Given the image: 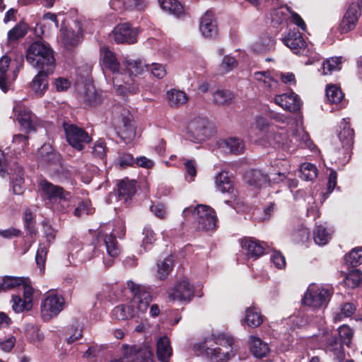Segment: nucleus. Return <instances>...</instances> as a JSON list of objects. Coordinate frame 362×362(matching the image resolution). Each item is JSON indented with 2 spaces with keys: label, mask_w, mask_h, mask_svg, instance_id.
Instances as JSON below:
<instances>
[{
  "label": "nucleus",
  "mask_w": 362,
  "mask_h": 362,
  "mask_svg": "<svg viewBox=\"0 0 362 362\" xmlns=\"http://www.w3.org/2000/svg\"><path fill=\"white\" fill-rule=\"evenodd\" d=\"M127 286L132 300L128 305L122 304L113 308L112 315L117 320H127L144 313L151 301V296L144 286L128 281Z\"/></svg>",
  "instance_id": "f257e3e1"
},
{
  "label": "nucleus",
  "mask_w": 362,
  "mask_h": 362,
  "mask_svg": "<svg viewBox=\"0 0 362 362\" xmlns=\"http://www.w3.org/2000/svg\"><path fill=\"white\" fill-rule=\"evenodd\" d=\"M120 252L118 242L112 234L110 235H98L94 244L83 247L76 252V256L79 261L86 262L102 255L103 262L107 267L112 265L113 259L119 255Z\"/></svg>",
  "instance_id": "f03ea898"
},
{
  "label": "nucleus",
  "mask_w": 362,
  "mask_h": 362,
  "mask_svg": "<svg viewBox=\"0 0 362 362\" xmlns=\"http://www.w3.org/2000/svg\"><path fill=\"white\" fill-rule=\"evenodd\" d=\"M100 62L103 70H109L114 75L112 78L113 86L116 91L122 95L133 93L137 91V87L125 82V86L120 83V78L123 73L120 70V64L115 55L107 47H102L100 51Z\"/></svg>",
  "instance_id": "7ed1b4c3"
},
{
  "label": "nucleus",
  "mask_w": 362,
  "mask_h": 362,
  "mask_svg": "<svg viewBox=\"0 0 362 362\" xmlns=\"http://www.w3.org/2000/svg\"><path fill=\"white\" fill-rule=\"evenodd\" d=\"M26 60L37 69L54 71L55 67L53 51L48 45L41 41H35L29 46Z\"/></svg>",
  "instance_id": "20e7f679"
},
{
  "label": "nucleus",
  "mask_w": 362,
  "mask_h": 362,
  "mask_svg": "<svg viewBox=\"0 0 362 362\" xmlns=\"http://www.w3.org/2000/svg\"><path fill=\"white\" fill-rule=\"evenodd\" d=\"M184 217L190 216L197 222V228L199 230H211L216 227L217 218L214 210L204 204H199L196 207L189 206L182 211Z\"/></svg>",
  "instance_id": "39448f33"
},
{
  "label": "nucleus",
  "mask_w": 362,
  "mask_h": 362,
  "mask_svg": "<svg viewBox=\"0 0 362 362\" xmlns=\"http://www.w3.org/2000/svg\"><path fill=\"white\" fill-rule=\"evenodd\" d=\"M270 117L277 124L275 127H271V129L265 135V139L271 146L277 147L286 146L287 137L284 129L291 124V118L279 113H272Z\"/></svg>",
  "instance_id": "423d86ee"
},
{
  "label": "nucleus",
  "mask_w": 362,
  "mask_h": 362,
  "mask_svg": "<svg viewBox=\"0 0 362 362\" xmlns=\"http://www.w3.org/2000/svg\"><path fill=\"white\" fill-rule=\"evenodd\" d=\"M332 293V290L329 288L312 284L304 295L303 303L313 308H325L330 300Z\"/></svg>",
  "instance_id": "0eeeda50"
},
{
  "label": "nucleus",
  "mask_w": 362,
  "mask_h": 362,
  "mask_svg": "<svg viewBox=\"0 0 362 362\" xmlns=\"http://www.w3.org/2000/svg\"><path fill=\"white\" fill-rule=\"evenodd\" d=\"M213 124L205 119L195 118L192 120L187 130V137L194 143H202L214 134Z\"/></svg>",
  "instance_id": "6e6552de"
},
{
  "label": "nucleus",
  "mask_w": 362,
  "mask_h": 362,
  "mask_svg": "<svg viewBox=\"0 0 362 362\" xmlns=\"http://www.w3.org/2000/svg\"><path fill=\"white\" fill-rule=\"evenodd\" d=\"M64 298L54 293H47L40 304V315L44 322L57 317L64 309Z\"/></svg>",
  "instance_id": "1a4fd4ad"
},
{
  "label": "nucleus",
  "mask_w": 362,
  "mask_h": 362,
  "mask_svg": "<svg viewBox=\"0 0 362 362\" xmlns=\"http://www.w3.org/2000/svg\"><path fill=\"white\" fill-rule=\"evenodd\" d=\"M38 187L41 197L50 204L61 202L64 205L67 202L66 192L62 187L43 179L39 180Z\"/></svg>",
  "instance_id": "9d476101"
},
{
  "label": "nucleus",
  "mask_w": 362,
  "mask_h": 362,
  "mask_svg": "<svg viewBox=\"0 0 362 362\" xmlns=\"http://www.w3.org/2000/svg\"><path fill=\"white\" fill-rule=\"evenodd\" d=\"M64 129L67 142L77 151L83 150L85 144L91 141V137L81 127L73 124H64Z\"/></svg>",
  "instance_id": "9b49d317"
},
{
  "label": "nucleus",
  "mask_w": 362,
  "mask_h": 362,
  "mask_svg": "<svg viewBox=\"0 0 362 362\" xmlns=\"http://www.w3.org/2000/svg\"><path fill=\"white\" fill-rule=\"evenodd\" d=\"M122 350L127 362H153V354L147 345L123 344Z\"/></svg>",
  "instance_id": "f8f14e48"
},
{
  "label": "nucleus",
  "mask_w": 362,
  "mask_h": 362,
  "mask_svg": "<svg viewBox=\"0 0 362 362\" xmlns=\"http://www.w3.org/2000/svg\"><path fill=\"white\" fill-rule=\"evenodd\" d=\"M22 295H13L11 303L12 309L16 313L30 310L33 305L34 288L29 285H24L21 289Z\"/></svg>",
  "instance_id": "ddd939ff"
},
{
  "label": "nucleus",
  "mask_w": 362,
  "mask_h": 362,
  "mask_svg": "<svg viewBox=\"0 0 362 362\" xmlns=\"http://www.w3.org/2000/svg\"><path fill=\"white\" fill-rule=\"evenodd\" d=\"M341 127V129L338 136L344 148L345 156L342 159L339 158V163H345L350 158V149L354 143V132L346 119H342Z\"/></svg>",
  "instance_id": "4468645a"
},
{
  "label": "nucleus",
  "mask_w": 362,
  "mask_h": 362,
  "mask_svg": "<svg viewBox=\"0 0 362 362\" xmlns=\"http://www.w3.org/2000/svg\"><path fill=\"white\" fill-rule=\"evenodd\" d=\"M283 42L294 54L308 56L310 49L301 33L298 30H291L288 35L283 39Z\"/></svg>",
  "instance_id": "2eb2a0df"
},
{
  "label": "nucleus",
  "mask_w": 362,
  "mask_h": 362,
  "mask_svg": "<svg viewBox=\"0 0 362 362\" xmlns=\"http://www.w3.org/2000/svg\"><path fill=\"white\" fill-rule=\"evenodd\" d=\"M193 296V286L187 279L179 281L174 288L168 293V298L171 301L189 302Z\"/></svg>",
  "instance_id": "dca6fc26"
},
{
  "label": "nucleus",
  "mask_w": 362,
  "mask_h": 362,
  "mask_svg": "<svg viewBox=\"0 0 362 362\" xmlns=\"http://www.w3.org/2000/svg\"><path fill=\"white\" fill-rule=\"evenodd\" d=\"M362 12V0H358V3L351 4L345 13L340 24L341 33H347L353 30L358 21L360 13Z\"/></svg>",
  "instance_id": "f3484780"
},
{
  "label": "nucleus",
  "mask_w": 362,
  "mask_h": 362,
  "mask_svg": "<svg viewBox=\"0 0 362 362\" xmlns=\"http://www.w3.org/2000/svg\"><path fill=\"white\" fill-rule=\"evenodd\" d=\"M13 110L16 119L22 128L28 132L34 130V116L28 107L19 101L13 106Z\"/></svg>",
  "instance_id": "a211bd4d"
},
{
  "label": "nucleus",
  "mask_w": 362,
  "mask_h": 362,
  "mask_svg": "<svg viewBox=\"0 0 362 362\" xmlns=\"http://www.w3.org/2000/svg\"><path fill=\"white\" fill-rule=\"evenodd\" d=\"M124 66L129 74V76H127L123 74L124 76H122V78H120V83L125 86V82L127 81V83L134 85L138 88V86L133 82L131 76L141 74L147 68L146 64H145V63L141 59L134 60L132 59H125L124 61Z\"/></svg>",
  "instance_id": "6ab92c4d"
},
{
  "label": "nucleus",
  "mask_w": 362,
  "mask_h": 362,
  "mask_svg": "<svg viewBox=\"0 0 362 362\" xmlns=\"http://www.w3.org/2000/svg\"><path fill=\"white\" fill-rule=\"evenodd\" d=\"M136 32L128 23L119 24L112 33V38L117 43L134 44L136 42Z\"/></svg>",
  "instance_id": "aec40b11"
},
{
  "label": "nucleus",
  "mask_w": 362,
  "mask_h": 362,
  "mask_svg": "<svg viewBox=\"0 0 362 362\" xmlns=\"http://www.w3.org/2000/svg\"><path fill=\"white\" fill-rule=\"evenodd\" d=\"M81 40L80 28L74 30L71 28L62 27L59 37V44L67 49L78 45Z\"/></svg>",
  "instance_id": "412c9836"
},
{
  "label": "nucleus",
  "mask_w": 362,
  "mask_h": 362,
  "mask_svg": "<svg viewBox=\"0 0 362 362\" xmlns=\"http://www.w3.org/2000/svg\"><path fill=\"white\" fill-rule=\"evenodd\" d=\"M274 102L284 110L290 112L296 111L300 107V99L293 92L276 95L274 98Z\"/></svg>",
  "instance_id": "4be33fe9"
},
{
  "label": "nucleus",
  "mask_w": 362,
  "mask_h": 362,
  "mask_svg": "<svg viewBox=\"0 0 362 362\" xmlns=\"http://www.w3.org/2000/svg\"><path fill=\"white\" fill-rule=\"evenodd\" d=\"M287 137V145L284 146L285 148H290L291 143L294 146L301 148H310L312 146V141L310 139L308 134L302 128L292 131L291 134L288 136L287 132L285 133Z\"/></svg>",
  "instance_id": "5701e85b"
},
{
  "label": "nucleus",
  "mask_w": 362,
  "mask_h": 362,
  "mask_svg": "<svg viewBox=\"0 0 362 362\" xmlns=\"http://www.w3.org/2000/svg\"><path fill=\"white\" fill-rule=\"evenodd\" d=\"M199 30L204 37H212L216 35V21L211 11H206L200 18Z\"/></svg>",
  "instance_id": "b1692460"
},
{
  "label": "nucleus",
  "mask_w": 362,
  "mask_h": 362,
  "mask_svg": "<svg viewBox=\"0 0 362 362\" xmlns=\"http://www.w3.org/2000/svg\"><path fill=\"white\" fill-rule=\"evenodd\" d=\"M265 244L252 238H245L241 240V247L246 255L257 259L264 254Z\"/></svg>",
  "instance_id": "393cba45"
},
{
  "label": "nucleus",
  "mask_w": 362,
  "mask_h": 362,
  "mask_svg": "<svg viewBox=\"0 0 362 362\" xmlns=\"http://www.w3.org/2000/svg\"><path fill=\"white\" fill-rule=\"evenodd\" d=\"M11 59L4 55L0 59V88L6 93L13 81L16 79L18 70L13 71V77H10L7 74Z\"/></svg>",
  "instance_id": "a878e982"
},
{
  "label": "nucleus",
  "mask_w": 362,
  "mask_h": 362,
  "mask_svg": "<svg viewBox=\"0 0 362 362\" xmlns=\"http://www.w3.org/2000/svg\"><path fill=\"white\" fill-rule=\"evenodd\" d=\"M218 148L224 153L240 154L243 153L245 149L244 142L235 137L221 140L217 143Z\"/></svg>",
  "instance_id": "bb28decb"
},
{
  "label": "nucleus",
  "mask_w": 362,
  "mask_h": 362,
  "mask_svg": "<svg viewBox=\"0 0 362 362\" xmlns=\"http://www.w3.org/2000/svg\"><path fill=\"white\" fill-rule=\"evenodd\" d=\"M37 160L39 165L44 167L59 161V155L54 151L49 144H44L37 151Z\"/></svg>",
  "instance_id": "cd10ccee"
},
{
  "label": "nucleus",
  "mask_w": 362,
  "mask_h": 362,
  "mask_svg": "<svg viewBox=\"0 0 362 362\" xmlns=\"http://www.w3.org/2000/svg\"><path fill=\"white\" fill-rule=\"evenodd\" d=\"M54 71L39 69L38 74L34 77L31 83V88L37 96H42L48 88L47 76Z\"/></svg>",
  "instance_id": "c85d7f7f"
},
{
  "label": "nucleus",
  "mask_w": 362,
  "mask_h": 362,
  "mask_svg": "<svg viewBox=\"0 0 362 362\" xmlns=\"http://www.w3.org/2000/svg\"><path fill=\"white\" fill-rule=\"evenodd\" d=\"M173 355V349L170 339L163 336L158 339L156 342V356L160 362H169Z\"/></svg>",
  "instance_id": "c756f323"
},
{
  "label": "nucleus",
  "mask_w": 362,
  "mask_h": 362,
  "mask_svg": "<svg viewBox=\"0 0 362 362\" xmlns=\"http://www.w3.org/2000/svg\"><path fill=\"white\" fill-rule=\"evenodd\" d=\"M118 135L127 144L132 142L136 137V128L132 116L128 115L122 118Z\"/></svg>",
  "instance_id": "7c9ffc66"
},
{
  "label": "nucleus",
  "mask_w": 362,
  "mask_h": 362,
  "mask_svg": "<svg viewBox=\"0 0 362 362\" xmlns=\"http://www.w3.org/2000/svg\"><path fill=\"white\" fill-rule=\"evenodd\" d=\"M325 351L332 355L334 359L338 362H342L345 358L342 343L339 341L336 337H332L327 339Z\"/></svg>",
  "instance_id": "2f4dec72"
},
{
  "label": "nucleus",
  "mask_w": 362,
  "mask_h": 362,
  "mask_svg": "<svg viewBox=\"0 0 362 362\" xmlns=\"http://www.w3.org/2000/svg\"><path fill=\"white\" fill-rule=\"evenodd\" d=\"M250 349L252 355L257 358L266 357L270 351L268 344L255 336L250 337Z\"/></svg>",
  "instance_id": "473e14b6"
},
{
  "label": "nucleus",
  "mask_w": 362,
  "mask_h": 362,
  "mask_svg": "<svg viewBox=\"0 0 362 362\" xmlns=\"http://www.w3.org/2000/svg\"><path fill=\"white\" fill-rule=\"evenodd\" d=\"M136 192V182L133 180H122L118 183V199L127 204Z\"/></svg>",
  "instance_id": "72a5a7b5"
},
{
  "label": "nucleus",
  "mask_w": 362,
  "mask_h": 362,
  "mask_svg": "<svg viewBox=\"0 0 362 362\" xmlns=\"http://www.w3.org/2000/svg\"><path fill=\"white\" fill-rule=\"evenodd\" d=\"M27 279L11 276H4L0 282V292L8 291L18 288L19 290L23 288L24 285H29Z\"/></svg>",
  "instance_id": "f704fd0d"
},
{
  "label": "nucleus",
  "mask_w": 362,
  "mask_h": 362,
  "mask_svg": "<svg viewBox=\"0 0 362 362\" xmlns=\"http://www.w3.org/2000/svg\"><path fill=\"white\" fill-rule=\"evenodd\" d=\"M11 179L13 193L15 194H23L24 189L23 170L19 165L16 164L14 168L11 169Z\"/></svg>",
  "instance_id": "c9c22d12"
},
{
  "label": "nucleus",
  "mask_w": 362,
  "mask_h": 362,
  "mask_svg": "<svg viewBox=\"0 0 362 362\" xmlns=\"http://www.w3.org/2000/svg\"><path fill=\"white\" fill-rule=\"evenodd\" d=\"M276 172L275 170L269 171L268 175L264 174L259 170H253L248 173L247 175V182L250 185H254L258 187L264 185H267L268 182L272 181L271 173Z\"/></svg>",
  "instance_id": "e433bc0d"
},
{
  "label": "nucleus",
  "mask_w": 362,
  "mask_h": 362,
  "mask_svg": "<svg viewBox=\"0 0 362 362\" xmlns=\"http://www.w3.org/2000/svg\"><path fill=\"white\" fill-rule=\"evenodd\" d=\"M82 98L84 103L90 106H95L102 101V97L99 94L94 86L91 83H87L84 86Z\"/></svg>",
  "instance_id": "4c0bfd02"
},
{
  "label": "nucleus",
  "mask_w": 362,
  "mask_h": 362,
  "mask_svg": "<svg viewBox=\"0 0 362 362\" xmlns=\"http://www.w3.org/2000/svg\"><path fill=\"white\" fill-rule=\"evenodd\" d=\"M243 320L247 326L255 328L262 323L263 316L257 308L252 306L245 310V316Z\"/></svg>",
  "instance_id": "58836bf2"
},
{
  "label": "nucleus",
  "mask_w": 362,
  "mask_h": 362,
  "mask_svg": "<svg viewBox=\"0 0 362 362\" xmlns=\"http://www.w3.org/2000/svg\"><path fill=\"white\" fill-rule=\"evenodd\" d=\"M216 187L221 192H233V185L231 178L227 172H221L215 177Z\"/></svg>",
  "instance_id": "ea45409f"
},
{
  "label": "nucleus",
  "mask_w": 362,
  "mask_h": 362,
  "mask_svg": "<svg viewBox=\"0 0 362 362\" xmlns=\"http://www.w3.org/2000/svg\"><path fill=\"white\" fill-rule=\"evenodd\" d=\"M168 103L171 107H179L185 104L188 100L187 94L180 90L171 89L166 93Z\"/></svg>",
  "instance_id": "a19ab883"
},
{
  "label": "nucleus",
  "mask_w": 362,
  "mask_h": 362,
  "mask_svg": "<svg viewBox=\"0 0 362 362\" xmlns=\"http://www.w3.org/2000/svg\"><path fill=\"white\" fill-rule=\"evenodd\" d=\"M270 176L272 177V182L274 183L284 182L290 189L296 188L298 186V180L289 177L286 170H277L274 173H271Z\"/></svg>",
  "instance_id": "79ce46f5"
},
{
  "label": "nucleus",
  "mask_w": 362,
  "mask_h": 362,
  "mask_svg": "<svg viewBox=\"0 0 362 362\" xmlns=\"http://www.w3.org/2000/svg\"><path fill=\"white\" fill-rule=\"evenodd\" d=\"M332 232L323 225H318L313 231V238L318 245H325L331 239Z\"/></svg>",
  "instance_id": "37998d69"
},
{
  "label": "nucleus",
  "mask_w": 362,
  "mask_h": 362,
  "mask_svg": "<svg viewBox=\"0 0 362 362\" xmlns=\"http://www.w3.org/2000/svg\"><path fill=\"white\" fill-rule=\"evenodd\" d=\"M254 78L257 81L262 82L265 87L271 91L276 92L279 83L274 79L269 71H257L254 74Z\"/></svg>",
  "instance_id": "c03bdc74"
},
{
  "label": "nucleus",
  "mask_w": 362,
  "mask_h": 362,
  "mask_svg": "<svg viewBox=\"0 0 362 362\" xmlns=\"http://www.w3.org/2000/svg\"><path fill=\"white\" fill-rule=\"evenodd\" d=\"M161 8L170 14L179 16L183 13L182 4L177 0H158Z\"/></svg>",
  "instance_id": "a18cd8bd"
},
{
  "label": "nucleus",
  "mask_w": 362,
  "mask_h": 362,
  "mask_svg": "<svg viewBox=\"0 0 362 362\" xmlns=\"http://www.w3.org/2000/svg\"><path fill=\"white\" fill-rule=\"evenodd\" d=\"M233 99V93L228 90L218 89L213 93V102L218 105H228Z\"/></svg>",
  "instance_id": "49530a36"
},
{
  "label": "nucleus",
  "mask_w": 362,
  "mask_h": 362,
  "mask_svg": "<svg viewBox=\"0 0 362 362\" xmlns=\"http://www.w3.org/2000/svg\"><path fill=\"white\" fill-rule=\"evenodd\" d=\"M173 267V259L171 256H168L163 261L157 264V274L158 277L161 279H165Z\"/></svg>",
  "instance_id": "de8ad7c7"
},
{
  "label": "nucleus",
  "mask_w": 362,
  "mask_h": 362,
  "mask_svg": "<svg viewBox=\"0 0 362 362\" xmlns=\"http://www.w3.org/2000/svg\"><path fill=\"white\" fill-rule=\"evenodd\" d=\"M106 234L107 235H110L112 234L116 240V236L119 238H124L125 235V226L124 222L122 221H117L115 228L113 229H112L110 225H107L105 226L104 230L101 229L98 233V235H104Z\"/></svg>",
  "instance_id": "09e8293b"
},
{
  "label": "nucleus",
  "mask_w": 362,
  "mask_h": 362,
  "mask_svg": "<svg viewBox=\"0 0 362 362\" xmlns=\"http://www.w3.org/2000/svg\"><path fill=\"white\" fill-rule=\"evenodd\" d=\"M300 177L305 181H313L317 176V169L316 166L310 163H304L301 165Z\"/></svg>",
  "instance_id": "8fccbe9b"
},
{
  "label": "nucleus",
  "mask_w": 362,
  "mask_h": 362,
  "mask_svg": "<svg viewBox=\"0 0 362 362\" xmlns=\"http://www.w3.org/2000/svg\"><path fill=\"white\" fill-rule=\"evenodd\" d=\"M326 97L330 103L338 104L344 98V94L339 87L335 85H329L326 88Z\"/></svg>",
  "instance_id": "3c124183"
},
{
  "label": "nucleus",
  "mask_w": 362,
  "mask_h": 362,
  "mask_svg": "<svg viewBox=\"0 0 362 362\" xmlns=\"http://www.w3.org/2000/svg\"><path fill=\"white\" fill-rule=\"evenodd\" d=\"M355 311L356 307L353 303H344L341 305L340 311L334 315L333 321L334 322H338L343 318L351 317Z\"/></svg>",
  "instance_id": "603ef678"
},
{
  "label": "nucleus",
  "mask_w": 362,
  "mask_h": 362,
  "mask_svg": "<svg viewBox=\"0 0 362 362\" xmlns=\"http://www.w3.org/2000/svg\"><path fill=\"white\" fill-rule=\"evenodd\" d=\"M362 280V272L358 269L351 270L344 278L345 285L349 288L357 287Z\"/></svg>",
  "instance_id": "864d4df0"
},
{
  "label": "nucleus",
  "mask_w": 362,
  "mask_h": 362,
  "mask_svg": "<svg viewBox=\"0 0 362 362\" xmlns=\"http://www.w3.org/2000/svg\"><path fill=\"white\" fill-rule=\"evenodd\" d=\"M207 354H210L212 362H226L230 357L228 351H221L220 347L207 348Z\"/></svg>",
  "instance_id": "5fc2aeb1"
},
{
  "label": "nucleus",
  "mask_w": 362,
  "mask_h": 362,
  "mask_svg": "<svg viewBox=\"0 0 362 362\" xmlns=\"http://www.w3.org/2000/svg\"><path fill=\"white\" fill-rule=\"evenodd\" d=\"M27 30L28 27L26 24L20 23L17 25L8 33V41L11 42L23 37L26 35Z\"/></svg>",
  "instance_id": "6e6d98bb"
},
{
  "label": "nucleus",
  "mask_w": 362,
  "mask_h": 362,
  "mask_svg": "<svg viewBox=\"0 0 362 362\" xmlns=\"http://www.w3.org/2000/svg\"><path fill=\"white\" fill-rule=\"evenodd\" d=\"M341 62L340 57H331L327 59L322 64L323 74H330L333 71L339 70L341 69Z\"/></svg>",
  "instance_id": "4d7b16f0"
},
{
  "label": "nucleus",
  "mask_w": 362,
  "mask_h": 362,
  "mask_svg": "<svg viewBox=\"0 0 362 362\" xmlns=\"http://www.w3.org/2000/svg\"><path fill=\"white\" fill-rule=\"evenodd\" d=\"M238 66L236 59L230 55H226L219 65L218 72L220 74H227Z\"/></svg>",
  "instance_id": "13d9d810"
},
{
  "label": "nucleus",
  "mask_w": 362,
  "mask_h": 362,
  "mask_svg": "<svg viewBox=\"0 0 362 362\" xmlns=\"http://www.w3.org/2000/svg\"><path fill=\"white\" fill-rule=\"evenodd\" d=\"M183 165L186 173V178L189 182H192L197 175V165L195 160L182 159Z\"/></svg>",
  "instance_id": "bf43d9fd"
},
{
  "label": "nucleus",
  "mask_w": 362,
  "mask_h": 362,
  "mask_svg": "<svg viewBox=\"0 0 362 362\" xmlns=\"http://www.w3.org/2000/svg\"><path fill=\"white\" fill-rule=\"evenodd\" d=\"M26 337L33 343H38L43 340L44 335L37 326L28 325L25 329Z\"/></svg>",
  "instance_id": "052dcab7"
},
{
  "label": "nucleus",
  "mask_w": 362,
  "mask_h": 362,
  "mask_svg": "<svg viewBox=\"0 0 362 362\" xmlns=\"http://www.w3.org/2000/svg\"><path fill=\"white\" fill-rule=\"evenodd\" d=\"M144 238L142 240L141 246L146 251L151 248V246L154 243L156 240V233L149 226H145L143 230Z\"/></svg>",
  "instance_id": "680f3d73"
},
{
  "label": "nucleus",
  "mask_w": 362,
  "mask_h": 362,
  "mask_svg": "<svg viewBox=\"0 0 362 362\" xmlns=\"http://www.w3.org/2000/svg\"><path fill=\"white\" fill-rule=\"evenodd\" d=\"M338 334L341 343L349 346L354 336V330L349 326L343 325L338 328Z\"/></svg>",
  "instance_id": "e2e57ef3"
},
{
  "label": "nucleus",
  "mask_w": 362,
  "mask_h": 362,
  "mask_svg": "<svg viewBox=\"0 0 362 362\" xmlns=\"http://www.w3.org/2000/svg\"><path fill=\"white\" fill-rule=\"evenodd\" d=\"M28 137L22 134H16L13 138L12 145L9 147L13 148L15 154H19L27 145Z\"/></svg>",
  "instance_id": "0e129e2a"
},
{
  "label": "nucleus",
  "mask_w": 362,
  "mask_h": 362,
  "mask_svg": "<svg viewBox=\"0 0 362 362\" xmlns=\"http://www.w3.org/2000/svg\"><path fill=\"white\" fill-rule=\"evenodd\" d=\"M346 260L353 267L362 263V247L353 249L346 255Z\"/></svg>",
  "instance_id": "69168bd1"
},
{
  "label": "nucleus",
  "mask_w": 362,
  "mask_h": 362,
  "mask_svg": "<svg viewBox=\"0 0 362 362\" xmlns=\"http://www.w3.org/2000/svg\"><path fill=\"white\" fill-rule=\"evenodd\" d=\"M47 245H45L44 243H40L39 245L35 256L36 263L40 267V270H42V269L44 267L47 258Z\"/></svg>",
  "instance_id": "338daca9"
},
{
  "label": "nucleus",
  "mask_w": 362,
  "mask_h": 362,
  "mask_svg": "<svg viewBox=\"0 0 362 362\" xmlns=\"http://www.w3.org/2000/svg\"><path fill=\"white\" fill-rule=\"evenodd\" d=\"M93 156L99 159H103L106 155V144L104 140H98L93 148Z\"/></svg>",
  "instance_id": "774afa93"
}]
</instances>
